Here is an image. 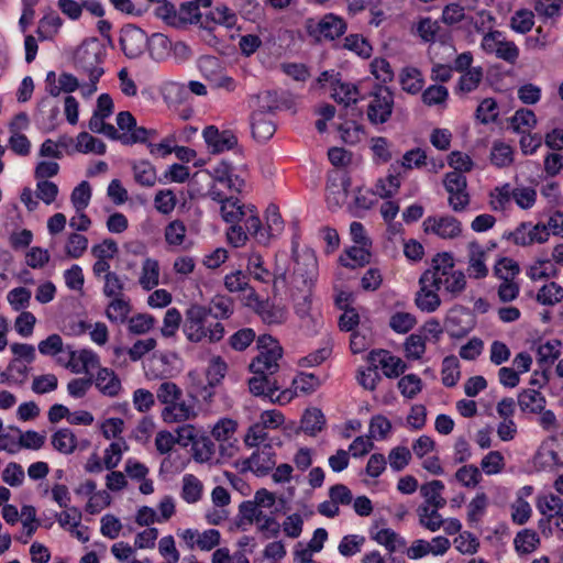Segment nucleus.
<instances>
[{
    "label": "nucleus",
    "instance_id": "obj_24",
    "mask_svg": "<svg viewBox=\"0 0 563 563\" xmlns=\"http://www.w3.org/2000/svg\"><path fill=\"white\" fill-rule=\"evenodd\" d=\"M191 451L194 460L198 463H219L216 457V444L208 435L200 434L198 440L194 442Z\"/></svg>",
    "mask_w": 563,
    "mask_h": 563
},
{
    "label": "nucleus",
    "instance_id": "obj_21",
    "mask_svg": "<svg viewBox=\"0 0 563 563\" xmlns=\"http://www.w3.org/2000/svg\"><path fill=\"white\" fill-rule=\"evenodd\" d=\"M95 384L98 390L109 397H115L122 389L121 380L110 368L100 367L97 372Z\"/></svg>",
    "mask_w": 563,
    "mask_h": 563
},
{
    "label": "nucleus",
    "instance_id": "obj_38",
    "mask_svg": "<svg viewBox=\"0 0 563 563\" xmlns=\"http://www.w3.org/2000/svg\"><path fill=\"white\" fill-rule=\"evenodd\" d=\"M131 312V305L129 300L123 297L112 298L109 302L106 316L113 323H124L128 321L129 313Z\"/></svg>",
    "mask_w": 563,
    "mask_h": 563
},
{
    "label": "nucleus",
    "instance_id": "obj_54",
    "mask_svg": "<svg viewBox=\"0 0 563 563\" xmlns=\"http://www.w3.org/2000/svg\"><path fill=\"white\" fill-rule=\"evenodd\" d=\"M156 323V319L148 313H137L128 320V329L132 334L141 335L151 331Z\"/></svg>",
    "mask_w": 563,
    "mask_h": 563
},
{
    "label": "nucleus",
    "instance_id": "obj_27",
    "mask_svg": "<svg viewBox=\"0 0 563 563\" xmlns=\"http://www.w3.org/2000/svg\"><path fill=\"white\" fill-rule=\"evenodd\" d=\"M332 98L344 106L358 101L360 91L356 85L336 79L332 82Z\"/></svg>",
    "mask_w": 563,
    "mask_h": 563
},
{
    "label": "nucleus",
    "instance_id": "obj_33",
    "mask_svg": "<svg viewBox=\"0 0 563 563\" xmlns=\"http://www.w3.org/2000/svg\"><path fill=\"white\" fill-rule=\"evenodd\" d=\"M202 482L192 474H186L181 481V498L188 504H196L202 497Z\"/></svg>",
    "mask_w": 563,
    "mask_h": 563
},
{
    "label": "nucleus",
    "instance_id": "obj_20",
    "mask_svg": "<svg viewBox=\"0 0 563 563\" xmlns=\"http://www.w3.org/2000/svg\"><path fill=\"white\" fill-rule=\"evenodd\" d=\"M401 186V175L398 172V166L391 164L388 174L379 178L375 184V192L383 199H389L394 197Z\"/></svg>",
    "mask_w": 563,
    "mask_h": 563
},
{
    "label": "nucleus",
    "instance_id": "obj_40",
    "mask_svg": "<svg viewBox=\"0 0 563 563\" xmlns=\"http://www.w3.org/2000/svg\"><path fill=\"white\" fill-rule=\"evenodd\" d=\"M558 269L549 258H539L527 268V276L532 280L555 277Z\"/></svg>",
    "mask_w": 563,
    "mask_h": 563
},
{
    "label": "nucleus",
    "instance_id": "obj_16",
    "mask_svg": "<svg viewBox=\"0 0 563 563\" xmlns=\"http://www.w3.org/2000/svg\"><path fill=\"white\" fill-rule=\"evenodd\" d=\"M510 236L516 245L529 246L534 243L543 244L548 242L550 232L545 224L538 223L532 225L531 223H521Z\"/></svg>",
    "mask_w": 563,
    "mask_h": 563
},
{
    "label": "nucleus",
    "instance_id": "obj_51",
    "mask_svg": "<svg viewBox=\"0 0 563 563\" xmlns=\"http://www.w3.org/2000/svg\"><path fill=\"white\" fill-rule=\"evenodd\" d=\"M198 69L202 77L211 82L223 70L221 62L216 56L205 55L198 59Z\"/></svg>",
    "mask_w": 563,
    "mask_h": 563
},
{
    "label": "nucleus",
    "instance_id": "obj_7",
    "mask_svg": "<svg viewBox=\"0 0 563 563\" xmlns=\"http://www.w3.org/2000/svg\"><path fill=\"white\" fill-rule=\"evenodd\" d=\"M537 509L542 515L539 520L540 530L543 534H553V525L563 515V499L553 493L540 495Z\"/></svg>",
    "mask_w": 563,
    "mask_h": 563
},
{
    "label": "nucleus",
    "instance_id": "obj_35",
    "mask_svg": "<svg viewBox=\"0 0 563 563\" xmlns=\"http://www.w3.org/2000/svg\"><path fill=\"white\" fill-rule=\"evenodd\" d=\"M489 505L485 493H477L467 505V521L471 526H477L486 515Z\"/></svg>",
    "mask_w": 563,
    "mask_h": 563
},
{
    "label": "nucleus",
    "instance_id": "obj_11",
    "mask_svg": "<svg viewBox=\"0 0 563 563\" xmlns=\"http://www.w3.org/2000/svg\"><path fill=\"white\" fill-rule=\"evenodd\" d=\"M275 456L273 445L265 443L242 462V471H251L257 476L267 475L276 464Z\"/></svg>",
    "mask_w": 563,
    "mask_h": 563
},
{
    "label": "nucleus",
    "instance_id": "obj_25",
    "mask_svg": "<svg viewBox=\"0 0 563 563\" xmlns=\"http://www.w3.org/2000/svg\"><path fill=\"white\" fill-rule=\"evenodd\" d=\"M444 487L443 482L439 479L423 484L420 487V494L424 498L422 505H428L431 508H443L446 505V500L442 496Z\"/></svg>",
    "mask_w": 563,
    "mask_h": 563
},
{
    "label": "nucleus",
    "instance_id": "obj_37",
    "mask_svg": "<svg viewBox=\"0 0 563 563\" xmlns=\"http://www.w3.org/2000/svg\"><path fill=\"white\" fill-rule=\"evenodd\" d=\"M75 148L79 153L103 155L107 146L101 140L92 136L91 134L80 132L76 137Z\"/></svg>",
    "mask_w": 563,
    "mask_h": 563
},
{
    "label": "nucleus",
    "instance_id": "obj_3",
    "mask_svg": "<svg viewBox=\"0 0 563 563\" xmlns=\"http://www.w3.org/2000/svg\"><path fill=\"white\" fill-rule=\"evenodd\" d=\"M455 263L453 255L449 252L438 253L433 260L428 273L434 275L435 286L444 288L446 292L456 297L466 287V277L462 271L454 269Z\"/></svg>",
    "mask_w": 563,
    "mask_h": 563
},
{
    "label": "nucleus",
    "instance_id": "obj_44",
    "mask_svg": "<svg viewBox=\"0 0 563 563\" xmlns=\"http://www.w3.org/2000/svg\"><path fill=\"white\" fill-rule=\"evenodd\" d=\"M510 124L515 132L525 133L537 125V117L532 110L521 108L511 117Z\"/></svg>",
    "mask_w": 563,
    "mask_h": 563
},
{
    "label": "nucleus",
    "instance_id": "obj_31",
    "mask_svg": "<svg viewBox=\"0 0 563 563\" xmlns=\"http://www.w3.org/2000/svg\"><path fill=\"white\" fill-rule=\"evenodd\" d=\"M371 245H360L350 247L345 251V255L340 257V262L343 266L355 268L357 266H364L371 261Z\"/></svg>",
    "mask_w": 563,
    "mask_h": 563
},
{
    "label": "nucleus",
    "instance_id": "obj_14",
    "mask_svg": "<svg viewBox=\"0 0 563 563\" xmlns=\"http://www.w3.org/2000/svg\"><path fill=\"white\" fill-rule=\"evenodd\" d=\"M202 136L209 152L212 154L230 151L238 145V137L231 130L220 131L214 125L206 126Z\"/></svg>",
    "mask_w": 563,
    "mask_h": 563
},
{
    "label": "nucleus",
    "instance_id": "obj_59",
    "mask_svg": "<svg viewBox=\"0 0 563 563\" xmlns=\"http://www.w3.org/2000/svg\"><path fill=\"white\" fill-rule=\"evenodd\" d=\"M534 24V14L532 11L521 9L515 12L511 16L510 25L517 33L525 34L529 32Z\"/></svg>",
    "mask_w": 563,
    "mask_h": 563
},
{
    "label": "nucleus",
    "instance_id": "obj_46",
    "mask_svg": "<svg viewBox=\"0 0 563 563\" xmlns=\"http://www.w3.org/2000/svg\"><path fill=\"white\" fill-rule=\"evenodd\" d=\"M206 310H210V317L216 321L228 319L233 313V301L229 297L217 296L211 300L209 307H206Z\"/></svg>",
    "mask_w": 563,
    "mask_h": 563
},
{
    "label": "nucleus",
    "instance_id": "obj_63",
    "mask_svg": "<svg viewBox=\"0 0 563 563\" xmlns=\"http://www.w3.org/2000/svg\"><path fill=\"white\" fill-rule=\"evenodd\" d=\"M411 451L407 446L393 448L388 454V462L394 472L402 471L411 460Z\"/></svg>",
    "mask_w": 563,
    "mask_h": 563
},
{
    "label": "nucleus",
    "instance_id": "obj_48",
    "mask_svg": "<svg viewBox=\"0 0 563 563\" xmlns=\"http://www.w3.org/2000/svg\"><path fill=\"white\" fill-rule=\"evenodd\" d=\"M238 430V422L231 418H221L211 430L212 438L218 442H227L234 439Z\"/></svg>",
    "mask_w": 563,
    "mask_h": 563
},
{
    "label": "nucleus",
    "instance_id": "obj_18",
    "mask_svg": "<svg viewBox=\"0 0 563 563\" xmlns=\"http://www.w3.org/2000/svg\"><path fill=\"white\" fill-rule=\"evenodd\" d=\"M251 129L253 137L264 143L273 137L276 131V123L271 114L263 111H254L251 117Z\"/></svg>",
    "mask_w": 563,
    "mask_h": 563
},
{
    "label": "nucleus",
    "instance_id": "obj_53",
    "mask_svg": "<svg viewBox=\"0 0 563 563\" xmlns=\"http://www.w3.org/2000/svg\"><path fill=\"white\" fill-rule=\"evenodd\" d=\"M186 225L181 220H173L165 228V241L170 246H180L186 240Z\"/></svg>",
    "mask_w": 563,
    "mask_h": 563
},
{
    "label": "nucleus",
    "instance_id": "obj_57",
    "mask_svg": "<svg viewBox=\"0 0 563 563\" xmlns=\"http://www.w3.org/2000/svg\"><path fill=\"white\" fill-rule=\"evenodd\" d=\"M106 119L107 118H103V115L93 112L88 124L90 131L93 133L103 134L110 140L118 141V130L112 124L107 123Z\"/></svg>",
    "mask_w": 563,
    "mask_h": 563
},
{
    "label": "nucleus",
    "instance_id": "obj_13",
    "mask_svg": "<svg viewBox=\"0 0 563 563\" xmlns=\"http://www.w3.org/2000/svg\"><path fill=\"white\" fill-rule=\"evenodd\" d=\"M444 328L450 336L463 338L473 329V318L466 308L455 306L448 311Z\"/></svg>",
    "mask_w": 563,
    "mask_h": 563
},
{
    "label": "nucleus",
    "instance_id": "obj_10",
    "mask_svg": "<svg viewBox=\"0 0 563 563\" xmlns=\"http://www.w3.org/2000/svg\"><path fill=\"white\" fill-rule=\"evenodd\" d=\"M78 68L82 69L89 77V84L82 87L84 95H92L97 91V84L103 75V68L98 53L88 49H80L76 59Z\"/></svg>",
    "mask_w": 563,
    "mask_h": 563
},
{
    "label": "nucleus",
    "instance_id": "obj_26",
    "mask_svg": "<svg viewBox=\"0 0 563 563\" xmlns=\"http://www.w3.org/2000/svg\"><path fill=\"white\" fill-rule=\"evenodd\" d=\"M68 366L74 373H89L91 369L99 368V357L90 350L71 352Z\"/></svg>",
    "mask_w": 563,
    "mask_h": 563
},
{
    "label": "nucleus",
    "instance_id": "obj_34",
    "mask_svg": "<svg viewBox=\"0 0 563 563\" xmlns=\"http://www.w3.org/2000/svg\"><path fill=\"white\" fill-rule=\"evenodd\" d=\"M441 508H431L428 505H420L417 508L419 523L431 532L438 531L444 523V519L439 514Z\"/></svg>",
    "mask_w": 563,
    "mask_h": 563
},
{
    "label": "nucleus",
    "instance_id": "obj_61",
    "mask_svg": "<svg viewBox=\"0 0 563 563\" xmlns=\"http://www.w3.org/2000/svg\"><path fill=\"white\" fill-rule=\"evenodd\" d=\"M257 106L254 111H263L265 114L273 115V112L279 109L280 101L278 93L273 90H265L256 96Z\"/></svg>",
    "mask_w": 563,
    "mask_h": 563
},
{
    "label": "nucleus",
    "instance_id": "obj_5",
    "mask_svg": "<svg viewBox=\"0 0 563 563\" xmlns=\"http://www.w3.org/2000/svg\"><path fill=\"white\" fill-rule=\"evenodd\" d=\"M241 521L247 523L255 522L257 529L264 533L265 538H276L280 532L279 522L271 515H266L260 507L251 501H243L239 506Z\"/></svg>",
    "mask_w": 563,
    "mask_h": 563
},
{
    "label": "nucleus",
    "instance_id": "obj_19",
    "mask_svg": "<svg viewBox=\"0 0 563 563\" xmlns=\"http://www.w3.org/2000/svg\"><path fill=\"white\" fill-rule=\"evenodd\" d=\"M467 274L471 278L481 279L487 276L488 268L485 264L486 252L477 242L468 244Z\"/></svg>",
    "mask_w": 563,
    "mask_h": 563
},
{
    "label": "nucleus",
    "instance_id": "obj_36",
    "mask_svg": "<svg viewBox=\"0 0 563 563\" xmlns=\"http://www.w3.org/2000/svg\"><path fill=\"white\" fill-rule=\"evenodd\" d=\"M135 181L143 187H153L157 180L155 167L148 161H139L132 166Z\"/></svg>",
    "mask_w": 563,
    "mask_h": 563
},
{
    "label": "nucleus",
    "instance_id": "obj_23",
    "mask_svg": "<svg viewBox=\"0 0 563 563\" xmlns=\"http://www.w3.org/2000/svg\"><path fill=\"white\" fill-rule=\"evenodd\" d=\"M518 406L523 413L537 415L545 408L547 399L537 389H523L518 395Z\"/></svg>",
    "mask_w": 563,
    "mask_h": 563
},
{
    "label": "nucleus",
    "instance_id": "obj_52",
    "mask_svg": "<svg viewBox=\"0 0 563 563\" xmlns=\"http://www.w3.org/2000/svg\"><path fill=\"white\" fill-rule=\"evenodd\" d=\"M514 543L517 552L529 554L538 548L540 539L534 531L526 529L517 533Z\"/></svg>",
    "mask_w": 563,
    "mask_h": 563
},
{
    "label": "nucleus",
    "instance_id": "obj_9",
    "mask_svg": "<svg viewBox=\"0 0 563 563\" xmlns=\"http://www.w3.org/2000/svg\"><path fill=\"white\" fill-rule=\"evenodd\" d=\"M428 271L420 276L419 290L415 296L417 308L426 313L434 312L441 306V298L438 294L440 289L435 286V278Z\"/></svg>",
    "mask_w": 563,
    "mask_h": 563
},
{
    "label": "nucleus",
    "instance_id": "obj_47",
    "mask_svg": "<svg viewBox=\"0 0 563 563\" xmlns=\"http://www.w3.org/2000/svg\"><path fill=\"white\" fill-rule=\"evenodd\" d=\"M442 384L446 387H453L460 379V363L456 356L450 355L442 362Z\"/></svg>",
    "mask_w": 563,
    "mask_h": 563
},
{
    "label": "nucleus",
    "instance_id": "obj_30",
    "mask_svg": "<svg viewBox=\"0 0 563 563\" xmlns=\"http://www.w3.org/2000/svg\"><path fill=\"white\" fill-rule=\"evenodd\" d=\"M53 448L65 455L71 454L77 449V438L68 428H60L51 437Z\"/></svg>",
    "mask_w": 563,
    "mask_h": 563
},
{
    "label": "nucleus",
    "instance_id": "obj_1",
    "mask_svg": "<svg viewBox=\"0 0 563 563\" xmlns=\"http://www.w3.org/2000/svg\"><path fill=\"white\" fill-rule=\"evenodd\" d=\"M257 347L258 354L250 364V371L254 374L249 380L250 391L254 396H262L279 405L289 402L294 396L292 391L286 389L276 394L280 387L272 377L279 368L282 346L273 336L264 334L258 338Z\"/></svg>",
    "mask_w": 563,
    "mask_h": 563
},
{
    "label": "nucleus",
    "instance_id": "obj_55",
    "mask_svg": "<svg viewBox=\"0 0 563 563\" xmlns=\"http://www.w3.org/2000/svg\"><path fill=\"white\" fill-rule=\"evenodd\" d=\"M88 247V239L80 233H70L65 244V253L70 258H79Z\"/></svg>",
    "mask_w": 563,
    "mask_h": 563
},
{
    "label": "nucleus",
    "instance_id": "obj_58",
    "mask_svg": "<svg viewBox=\"0 0 563 563\" xmlns=\"http://www.w3.org/2000/svg\"><path fill=\"white\" fill-rule=\"evenodd\" d=\"M200 7H202V4L197 0H191L181 3L180 8L177 10L179 26L188 23H197L201 18V13L199 10Z\"/></svg>",
    "mask_w": 563,
    "mask_h": 563
},
{
    "label": "nucleus",
    "instance_id": "obj_15",
    "mask_svg": "<svg viewBox=\"0 0 563 563\" xmlns=\"http://www.w3.org/2000/svg\"><path fill=\"white\" fill-rule=\"evenodd\" d=\"M294 276L296 282L310 287L318 277V261L311 250H306L295 257Z\"/></svg>",
    "mask_w": 563,
    "mask_h": 563
},
{
    "label": "nucleus",
    "instance_id": "obj_12",
    "mask_svg": "<svg viewBox=\"0 0 563 563\" xmlns=\"http://www.w3.org/2000/svg\"><path fill=\"white\" fill-rule=\"evenodd\" d=\"M367 362L375 368H382L388 378H396L405 373L407 365L398 356L387 350H373L367 355Z\"/></svg>",
    "mask_w": 563,
    "mask_h": 563
},
{
    "label": "nucleus",
    "instance_id": "obj_6",
    "mask_svg": "<svg viewBox=\"0 0 563 563\" xmlns=\"http://www.w3.org/2000/svg\"><path fill=\"white\" fill-rule=\"evenodd\" d=\"M394 109V95L385 86H377L371 93L367 118L373 124H383L389 120Z\"/></svg>",
    "mask_w": 563,
    "mask_h": 563
},
{
    "label": "nucleus",
    "instance_id": "obj_45",
    "mask_svg": "<svg viewBox=\"0 0 563 563\" xmlns=\"http://www.w3.org/2000/svg\"><path fill=\"white\" fill-rule=\"evenodd\" d=\"M401 88L408 93H418L423 86V79L421 73L413 67L405 68L400 74Z\"/></svg>",
    "mask_w": 563,
    "mask_h": 563
},
{
    "label": "nucleus",
    "instance_id": "obj_56",
    "mask_svg": "<svg viewBox=\"0 0 563 563\" xmlns=\"http://www.w3.org/2000/svg\"><path fill=\"white\" fill-rule=\"evenodd\" d=\"M505 459L499 451L488 452L481 461V470L488 476L503 472Z\"/></svg>",
    "mask_w": 563,
    "mask_h": 563
},
{
    "label": "nucleus",
    "instance_id": "obj_60",
    "mask_svg": "<svg viewBox=\"0 0 563 563\" xmlns=\"http://www.w3.org/2000/svg\"><path fill=\"white\" fill-rule=\"evenodd\" d=\"M177 205V198L173 190L162 189L155 194L154 206L162 214H170Z\"/></svg>",
    "mask_w": 563,
    "mask_h": 563
},
{
    "label": "nucleus",
    "instance_id": "obj_62",
    "mask_svg": "<svg viewBox=\"0 0 563 563\" xmlns=\"http://www.w3.org/2000/svg\"><path fill=\"white\" fill-rule=\"evenodd\" d=\"M398 388L404 397L412 399L422 390V380L416 374H408L399 379Z\"/></svg>",
    "mask_w": 563,
    "mask_h": 563
},
{
    "label": "nucleus",
    "instance_id": "obj_32",
    "mask_svg": "<svg viewBox=\"0 0 563 563\" xmlns=\"http://www.w3.org/2000/svg\"><path fill=\"white\" fill-rule=\"evenodd\" d=\"M243 221L247 234L254 236L260 243L265 244L268 242L269 234H267L266 229L262 228L261 219L253 205L247 206V214L244 217Z\"/></svg>",
    "mask_w": 563,
    "mask_h": 563
},
{
    "label": "nucleus",
    "instance_id": "obj_4",
    "mask_svg": "<svg viewBox=\"0 0 563 563\" xmlns=\"http://www.w3.org/2000/svg\"><path fill=\"white\" fill-rule=\"evenodd\" d=\"M423 232L441 240H456L463 234L462 222L451 214L429 216L422 223Z\"/></svg>",
    "mask_w": 563,
    "mask_h": 563
},
{
    "label": "nucleus",
    "instance_id": "obj_42",
    "mask_svg": "<svg viewBox=\"0 0 563 563\" xmlns=\"http://www.w3.org/2000/svg\"><path fill=\"white\" fill-rule=\"evenodd\" d=\"M490 162L498 168L508 167L514 162V150L504 142H494L490 151Z\"/></svg>",
    "mask_w": 563,
    "mask_h": 563
},
{
    "label": "nucleus",
    "instance_id": "obj_17",
    "mask_svg": "<svg viewBox=\"0 0 563 563\" xmlns=\"http://www.w3.org/2000/svg\"><path fill=\"white\" fill-rule=\"evenodd\" d=\"M146 34L134 25L124 27L120 36V45L129 58H135L140 56L146 45Z\"/></svg>",
    "mask_w": 563,
    "mask_h": 563
},
{
    "label": "nucleus",
    "instance_id": "obj_8",
    "mask_svg": "<svg viewBox=\"0 0 563 563\" xmlns=\"http://www.w3.org/2000/svg\"><path fill=\"white\" fill-rule=\"evenodd\" d=\"M346 25L344 21L332 14H325L322 19H308L306 21V30L308 34L317 41L334 40L345 32Z\"/></svg>",
    "mask_w": 563,
    "mask_h": 563
},
{
    "label": "nucleus",
    "instance_id": "obj_39",
    "mask_svg": "<svg viewBox=\"0 0 563 563\" xmlns=\"http://www.w3.org/2000/svg\"><path fill=\"white\" fill-rule=\"evenodd\" d=\"M325 424V418L318 408L307 409L301 418V429L310 435H316Z\"/></svg>",
    "mask_w": 563,
    "mask_h": 563
},
{
    "label": "nucleus",
    "instance_id": "obj_64",
    "mask_svg": "<svg viewBox=\"0 0 563 563\" xmlns=\"http://www.w3.org/2000/svg\"><path fill=\"white\" fill-rule=\"evenodd\" d=\"M484 73L482 67H472L459 79V89L462 92L474 91L481 84Z\"/></svg>",
    "mask_w": 563,
    "mask_h": 563
},
{
    "label": "nucleus",
    "instance_id": "obj_41",
    "mask_svg": "<svg viewBox=\"0 0 563 563\" xmlns=\"http://www.w3.org/2000/svg\"><path fill=\"white\" fill-rule=\"evenodd\" d=\"M514 189L509 184L494 188L489 194V205L495 211H504L512 200Z\"/></svg>",
    "mask_w": 563,
    "mask_h": 563
},
{
    "label": "nucleus",
    "instance_id": "obj_49",
    "mask_svg": "<svg viewBox=\"0 0 563 563\" xmlns=\"http://www.w3.org/2000/svg\"><path fill=\"white\" fill-rule=\"evenodd\" d=\"M562 299L563 288L554 282L543 285L537 295L538 302L544 306H554Z\"/></svg>",
    "mask_w": 563,
    "mask_h": 563
},
{
    "label": "nucleus",
    "instance_id": "obj_2",
    "mask_svg": "<svg viewBox=\"0 0 563 563\" xmlns=\"http://www.w3.org/2000/svg\"><path fill=\"white\" fill-rule=\"evenodd\" d=\"M183 332L191 343H217L223 339L225 330L220 321L210 317L206 306L191 305L185 312Z\"/></svg>",
    "mask_w": 563,
    "mask_h": 563
},
{
    "label": "nucleus",
    "instance_id": "obj_22",
    "mask_svg": "<svg viewBox=\"0 0 563 563\" xmlns=\"http://www.w3.org/2000/svg\"><path fill=\"white\" fill-rule=\"evenodd\" d=\"M195 416L194 406L187 404L183 398L168 404L162 411V418L167 423L184 422Z\"/></svg>",
    "mask_w": 563,
    "mask_h": 563
},
{
    "label": "nucleus",
    "instance_id": "obj_43",
    "mask_svg": "<svg viewBox=\"0 0 563 563\" xmlns=\"http://www.w3.org/2000/svg\"><path fill=\"white\" fill-rule=\"evenodd\" d=\"M454 477L465 488H475L483 479L481 470L474 464L461 466Z\"/></svg>",
    "mask_w": 563,
    "mask_h": 563
},
{
    "label": "nucleus",
    "instance_id": "obj_28",
    "mask_svg": "<svg viewBox=\"0 0 563 563\" xmlns=\"http://www.w3.org/2000/svg\"><path fill=\"white\" fill-rule=\"evenodd\" d=\"M220 212L227 223L238 224L247 214V206L242 205L238 198L230 197L221 202Z\"/></svg>",
    "mask_w": 563,
    "mask_h": 563
},
{
    "label": "nucleus",
    "instance_id": "obj_50",
    "mask_svg": "<svg viewBox=\"0 0 563 563\" xmlns=\"http://www.w3.org/2000/svg\"><path fill=\"white\" fill-rule=\"evenodd\" d=\"M91 186L87 180H82L71 191L70 201L76 211H85L91 199Z\"/></svg>",
    "mask_w": 563,
    "mask_h": 563
},
{
    "label": "nucleus",
    "instance_id": "obj_29",
    "mask_svg": "<svg viewBox=\"0 0 563 563\" xmlns=\"http://www.w3.org/2000/svg\"><path fill=\"white\" fill-rule=\"evenodd\" d=\"M139 284L146 291L154 289L159 284V264L157 260L147 257L143 261Z\"/></svg>",
    "mask_w": 563,
    "mask_h": 563
}]
</instances>
